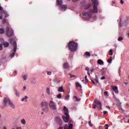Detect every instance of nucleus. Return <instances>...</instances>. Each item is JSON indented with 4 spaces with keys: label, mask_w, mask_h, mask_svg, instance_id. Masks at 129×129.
Wrapping results in <instances>:
<instances>
[{
    "label": "nucleus",
    "mask_w": 129,
    "mask_h": 129,
    "mask_svg": "<svg viewBox=\"0 0 129 129\" xmlns=\"http://www.w3.org/2000/svg\"><path fill=\"white\" fill-rule=\"evenodd\" d=\"M92 2L94 5L92 8V4L86 5L85 1H83L80 3L81 7H83L85 10H89L87 12H83L82 13V18L86 20V21H91L93 22L96 20V16L92 17V14L98 12L97 7L98 6V0H92Z\"/></svg>",
    "instance_id": "f257e3e1"
},
{
    "label": "nucleus",
    "mask_w": 129,
    "mask_h": 129,
    "mask_svg": "<svg viewBox=\"0 0 129 129\" xmlns=\"http://www.w3.org/2000/svg\"><path fill=\"white\" fill-rule=\"evenodd\" d=\"M63 110L64 111V116H62V119H63L64 122H68V121H69V119H70V116H69V112L68 111V108H67L66 106H64Z\"/></svg>",
    "instance_id": "f03ea898"
},
{
    "label": "nucleus",
    "mask_w": 129,
    "mask_h": 129,
    "mask_svg": "<svg viewBox=\"0 0 129 129\" xmlns=\"http://www.w3.org/2000/svg\"><path fill=\"white\" fill-rule=\"evenodd\" d=\"M78 47V44L75 42L74 41H70L69 43V48L70 50L74 52L75 51H77V48Z\"/></svg>",
    "instance_id": "7ed1b4c3"
},
{
    "label": "nucleus",
    "mask_w": 129,
    "mask_h": 129,
    "mask_svg": "<svg viewBox=\"0 0 129 129\" xmlns=\"http://www.w3.org/2000/svg\"><path fill=\"white\" fill-rule=\"evenodd\" d=\"M4 105H7V104H9L10 106L12 107V108H13V109H15L16 108V105L12 102V101L10 100V98L8 97H4Z\"/></svg>",
    "instance_id": "20e7f679"
},
{
    "label": "nucleus",
    "mask_w": 129,
    "mask_h": 129,
    "mask_svg": "<svg viewBox=\"0 0 129 129\" xmlns=\"http://www.w3.org/2000/svg\"><path fill=\"white\" fill-rule=\"evenodd\" d=\"M62 1H56V6L60 7V11L62 12H65L67 10V5H62Z\"/></svg>",
    "instance_id": "39448f33"
},
{
    "label": "nucleus",
    "mask_w": 129,
    "mask_h": 129,
    "mask_svg": "<svg viewBox=\"0 0 129 129\" xmlns=\"http://www.w3.org/2000/svg\"><path fill=\"white\" fill-rule=\"evenodd\" d=\"M6 34H7V36H8L9 37H12V36H14V31L12 28L7 27Z\"/></svg>",
    "instance_id": "423d86ee"
},
{
    "label": "nucleus",
    "mask_w": 129,
    "mask_h": 129,
    "mask_svg": "<svg viewBox=\"0 0 129 129\" xmlns=\"http://www.w3.org/2000/svg\"><path fill=\"white\" fill-rule=\"evenodd\" d=\"M95 103L96 104H94V106L93 107V108H98V109H101V106H102V104L100 102H99V101H98V100H95Z\"/></svg>",
    "instance_id": "0eeeda50"
},
{
    "label": "nucleus",
    "mask_w": 129,
    "mask_h": 129,
    "mask_svg": "<svg viewBox=\"0 0 129 129\" xmlns=\"http://www.w3.org/2000/svg\"><path fill=\"white\" fill-rule=\"evenodd\" d=\"M49 105L51 109H52L53 110H56L57 109V106H56V104H55V103H54L53 101H50Z\"/></svg>",
    "instance_id": "6e6552de"
},
{
    "label": "nucleus",
    "mask_w": 129,
    "mask_h": 129,
    "mask_svg": "<svg viewBox=\"0 0 129 129\" xmlns=\"http://www.w3.org/2000/svg\"><path fill=\"white\" fill-rule=\"evenodd\" d=\"M10 43L12 44V46H13L14 48V52H16L17 51V43L16 42V41L13 39L10 40Z\"/></svg>",
    "instance_id": "1a4fd4ad"
},
{
    "label": "nucleus",
    "mask_w": 129,
    "mask_h": 129,
    "mask_svg": "<svg viewBox=\"0 0 129 129\" xmlns=\"http://www.w3.org/2000/svg\"><path fill=\"white\" fill-rule=\"evenodd\" d=\"M2 15H5V18H8V17H9V15L8 14L7 12H6V11H3L2 12H0V19H1V20H2V19H3V16H2Z\"/></svg>",
    "instance_id": "9d476101"
},
{
    "label": "nucleus",
    "mask_w": 129,
    "mask_h": 129,
    "mask_svg": "<svg viewBox=\"0 0 129 129\" xmlns=\"http://www.w3.org/2000/svg\"><path fill=\"white\" fill-rule=\"evenodd\" d=\"M73 128V124L71 123L69 125L65 124L64 125V129H72Z\"/></svg>",
    "instance_id": "9b49d317"
},
{
    "label": "nucleus",
    "mask_w": 129,
    "mask_h": 129,
    "mask_svg": "<svg viewBox=\"0 0 129 129\" xmlns=\"http://www.w3.org/2000/svg\"><path fill=\"white\" fill-rule=\"evenodd\" d=\"M41 106L42 108L47 107V106H48V103L46 101L42 102L41 103Z\"/></svg>",
    "instance_id": "f8f14e48"
},
{
    "label": "nucleus",
    "mask_w": 129,
    "mask_h": 129,
    "mask_svg": "<svg viewBox=\"0 0 129 129\" xmlns=\"http://www.w3.org/2000/svg\"><path fill=\"white\" fill-rule=\"evenodd\" d=\"M112 88L113 91L115 92V93H116V94H118V90L117 89V86H113V87H112Z\"/></svg>",
    "instance_id": "ddd939ff"
},
{
    "label": "nucleus",
    "mask_w": 129,
    "mask_h": 129,
    "mask_svg": "<svg viewBox=\"0 0 129 129\" xmlns=\"http://www.w3.org/2000/svg\"><path fill=\"white\" fill-rule=\"evenodd\" d=\"M21 123L23 124V125H25V124L27 123V121H26V119L24 118H23L21 120Z\"/></svg>",
    "instance_id": "4468645a"
},
{
    "label": "nucleus",
    "mask_w": 129,
    "mask_h": 129,
    "mask_svg": "<svg viewBox=\"0 0 129 129\" xmlns=\"http://www.w3.org/2000/svg\"><path fill=\"white\" fill-rule=\"evenodd\" d=\"M27 99H29V97L27 96H25V97L23 98L22 99H21V101L24 102V101H25L26 102H27Z\"/></svg>",
    "instance_id": "2eb2a0df"
},
{
    "label": "nucleus",
    "mask_w": 129,
    "mask_h": 129,
    "mask_svg": "<svg viewBox=\"0 0 129 129\" xmlns=\"http://www.w3.org/2000/svg\"><path fill=\"white\" fill-rule=\"evenodd\" d=\"M97 63L99 65H103V64H104V62L101 59L98 60Z\"/></svg>",
    "instance_id": "dca6fc26"
},
{
    "label": "nucleus",
    "mask_w": 129,
    "mask_h": 129,
    "mask_svg": "<svg viewBox=\"0 0 129 129\" xmlns=\"http://www.w3.org/2000/svg\"><path fill=\"white\" fill-rule=\"evenodd\" d=\"M15 93L17 97H20V92L17 90H15Z\"/></svg>",
    "instance_id": "f3484780"
},
{
    "label": "nucleus",
    "mask_w": 129,
    "mask_h": 129,
    "mask_svg": "<svg viewBox=\"0 0 129 129\" xmlns=\"http://www.w3.org/2000/svg\"><path fill=\"white\" fill-rule=\"evenodd\" d=\"M70 66L69 64H68V63H66L63 64V68L64 69H67L68 68H69Z\"/></svg>",
    "instance_id": "a211bd4d"
},
{
    "label": "nucleus",
    "mask_w": 129,
    "mask_h": 129,
    "mask_svg": "<svg viewBox=\"0 0 129 129\" xmlns=\"http://www.w3.org/2000/svg\"><path fill=\"white\" fill-rule=\"evenodd\" d=\"M55 121L56 122L59 123L61 121V118H60L59 117H56L55 118Z\"/></svg>",
    "instance_id": "6ab92c4d"
},
{
    "label": "nucleus",
    "mask_w": 129,
    "mask_h": 129,
    "mask_svg": "<svg viewBox=\"0 0 129 129\" xmlns=\"http://www.w3.org/2000/svg\"><path fill=\"white\" fill-rule=\"evenodd\" d=\"M73 99L74 101H80V99L76 97V96H74Z\"/></svg>",
    "instance_id": "aec40b11"
},
{
    "label": "nucleus",
    "mask_w": 129,
    "mask_h": 129,
    "mask_svg": "<svg viewBox=\"0 0 129 129\" xmlns=\"http://www.w3.org/2000/svg\"><path fill=\"white\" fill-rule=\"evenodd\" d=\"M58 91H59L60 92H63V91H64V89H63V87H60L58 89Z\"/></svg>",
    "instance_id": "412c9836"
},
{
    "label": "nucleus",
    "mask_w": 129,
    "mask_h": 129,
    "mask_svg": "<svg viewBox=\"0 0 129 129\" xmlns=\"http://www.w3.org/2000/svg\"><path fill=\"white\" fill-rule=\"evenodd\" d=\"M3 45H4V47H5V48H7V47H9V45L10 44H9V43L6 42H5V43L3 44Z\"/></svg>",
    "instance_id": "4be33fe9"
},
{
    "label": "nucleus",
    "mask_w": 129,
    "mask_h": 129,
    "mask_svg": "<svg viewBox=\"0 0 129 129\" xmlns=\"http://www.w3.org/2000/svg\"><path fill=\"white\" fill-rule=\"evenodd\" d=\"M5 33V29L3 28H0V34H4Z\"/></svg>",
    "instance_id": "5701e85b"
},
{
    "label": "nucleus",
    "mask_w": 129,
    "mask_h": 129,
    "mask_svg": "<svg viewBox=\"0 0 129 129\" xmlns=\"http://www.w3.org/2000/svg\"><path fill=\"white\" fill-rule=\"evenodd\" d=\"M101 74L102 75H104V74H105V70H104V68L102 69Z\"/></svg>",
    "instance_id": "b1692460"
},
{
    "label": "nucleus",
    "mask_w": 129,
    "mask_h": 129,
    "mask_svg": "<svg viewBox=\"0 0 129 129\" xmlns=\"http://www.w3.org/2000/svg\"><path fill=\"white\" fill-rule=\"evenodd\" d=\"M22 78H23L24 80H27V79L28 78V75H25L23 76Z\"/></svg>",
    "instance_id": "393cba45"
},
{
    "label": "nucleus",
    "mask_w": 129,
    "mask_h": 129,
    "mask_svg": "<svg viewBox=\"0 0 129 129\" xmlns=\"http://www.w3.org/2000/svg\"><path fill=\"white\" fill-rule=\"evenodd\" d=\"M46 92H47V94H51V92L50 91V88H47Z\"/></svg>",
    "instance_id": "a878e982"
},
{
    "label": "nucleus",
    "mask_w": 129,
    "mask_h": 129,
    "mask_svg": "<svg viewBox=\"0 0 129 129\" xmlns=\"http://www.w3.org/2000/svg\"><path fill=\"white\" fill-rule=\"evenodd\" d=\"M76 85L77 87H80L81 88L82 87L81 85H80V84H79V83H78V82H77L76 83Z\"/></svg>",
    "instance_id": "bb28decb"
},
{
    "label": "nucleus",
    "mask_w": 129,
    "mask_h": 129,
    "mask_svg": "<svg viewBox=\"0 0 129 129\" xmlns=\"http://www.w3.org/2000/svg\"><path fill=\"white\" fill-rule=\"evenodd\" d=\"M70 97V96L69 95H67L64 98L65 100H69Z\"/></svg>",
    "instance_id": "cd10ccee"
},
{
    "label": "nucleus",
    "mask_w": 129,
    "mask_h": 129,
    "mask_svg": "<svg viewBox=\"0 0 129 129\" xmlns=\"http://www.w3.org/2000/svg\"><path fill=\"white\" fill-rule=\"evenodd\" d=\"M70 78H76V76L74 75L70 74Z\"/></svg>",
    "instance_id": "c85d7f7f"
},
{
    "label": "nucleus",
    "mask_w": 129,
    "mask_h": 129,
    "mask_svg": "<svg viewBox=\"0 0 129 129\" xmlns=\"http://www.w3.org/2000/svg\"><path fill=\"white\" fill-rule=\"evenodd\" d=\"M122 40H123V38H122V37L120 36L118 38V41H122Z\"/></svg>",
    "instance_id": "c756f323"
},
{
    "label": "nucleus",
    "mask_w": 129,
    "mask_h": 129,
    "mask_svg": "<svg viewBox=\"0 0 129 129\" xmlns=\"http://www.w3.org/2000/svg\"><path fill=\"white\" fill-rule=\"evenodd\" d=\"M3 24H8V21L6 19H3Z\"/></svg>",
    "instance_id": "7c9ffc66"
},
{
    "label": "nucleus",
    "mask_w": 129,
    "mask_h": 129,
    "mask_svg": "<svg viewBox=\"0 0 129 129\" xmlns=\"http://www.w3.org/2000/svg\"><path fill=\"white\" fill-rule=\"evenodd\" d=\"M109 55H110V56H112V55H113L112 49H110V50H109Z\"/></svg>",
    "instance_id": "2f4dec72"
},
{
    "label": "nucleus",
    "mask_w": 129,
    "mask_h": 129,
    "mask_svg": "<svg viewBox=\"0 0 129 129\" xmlns=\"http://www.w3.org/2000/svg\"><path fill=\"white\" fill-rule=\"evenodd\" d=\"M86 56H88L89 57H90V53L89 52H86Z\"/></svg>",
    "instance_id": "473e14b6"
},
{
    "label": "nucleus",
    "mask_w": 129,
    "mask_h": 129,
    "mask_svg": "<svg viewBox=\"0 0 129 129\" xmlns=\"http://www.w3.org/2000/svg\"><path fill=\"white\" fill-rule=\"evenodd\" d=\"M61 97V94H59L57 96V98H58V99H60Z\"/></svg>",
    "instance_id": "72a5a7b5"
},
{
    "label": "nucleus",
    "mask_w": 129,
    "mask_h": 129,
    "mask_svg": "<svg viewBox=\"0 0 129 129\" xmlns=\"http://www.w3.org/2000/svg\"><path fill=\"white\" fill-rule=\"evenodd\" d=\"M109 127V125H108V124H106L105 125V129H108V127Z\"/></svg>",
    "instance_id": "f704fd0d"
},
{
    "label": "nucleus",
    "mask_w": 129,
    "mask_h": 129,
    "mask_svg": "<svg viewBox=\"0 0 129 129\" xmlns=\"http://www.w3.org/2000/svg\"><path fill=\"white\" fill-rule=\"evenodd\" d=\"M107 62L108 63H111V62H112V59H108Z\"/></svg>",
    "instance_id": "c9c22d12"
},
{
    "label": "nucleus",
    "mask_w": 129,
    "mask_h": 129,
    "mask_svg": "<svg viewBox=\"0 0 129 129\" xmlns=\"http://www.w3.org/2000/svg\"><path fill=\"white\" fill-rule=\"evenodd\" d=\"M85 80H86V83H87L88 82V80L87 79V76H86L85 77Z\"/></svg>",
    "instance_id": "e433bc0d"
},
{
    "label": "nucleus",
    "mask_w": 129,
    "mask_h": 129,
    "mask_svg": "<svg viewBox=\"0 0 129 129\" xmlns=\"http://www.w3.org/2000/svg\"><path fill=\"white\" fill-rule=\"evenodd\" d=\"M15 52H13L12 53H11L10 54L11 57H14L15 56Z\"/></svg>",
    "instance_id": "4c0bfd02"
},
{
    "label": "nucleus",
    "mask_w": 129,
    "mask_h": 129,
    "mask_svg": "<svg viewBox=\"0 0 129 129\" xmlns=\"http://www.w3.org/2000/svg\"><path fill=\"white\" fill-rule=\"evenodd\" d=\"M0 50H3V44L0 43Z\"/></svg>",
    "instance_id": "58836bf2"
},
{
    "label": "nucleus",
    "mask_w": 129,
    "mask_h": 129,
    "mask_svg": "<svg viewBox=\"0 0 129 129\" xmlns=\"http://www.w3.org/2000/svg\"><path fill=\"white\" fill-rule=\"evenodd\" d=\"M48 75H51L52 74V72H47Z\"/></svg>",
    "instance_id": "ea45409f"
},
{
    "label": "nucleus",
    "mask_w": 129,
    "mask_h": 129,
    "mask_svg": "<svg viewBox=\"0 0 129 129\" xmlns=\"http://www.w3.org/2000/svg\"><path fill=\"white\" fill-rule=\"evenodd\" d=\"M89 124L90 126H93V124H91V121H89Z\"/></svg>",
    "instance_id": "a19ab883"
},
{
    "label": "nucleus",
    "mask_w": 129,
    "mask_h": 129,
    "mask_svg": "<svg viewBox=\"0 0 129 129\" xmlns=\"http://www.w3.org/2000/svg\"><path fill=\"white\" fill-rule=\"evenodd\" d=\"M0 43H4V39L3 38L0 39Z\"/></svg>",
    "instance_id": "79ce46f5"
},
{
    "label": "nucleus",
    "mask_w": 129,
    "mask_h": 129,
    "mask_svg": "<svg viewBox=\"0 0 129 129\" xmlns=\"http://www.w3.org/2000/svg\"><path fill=\"white\" fill-rule=\"evenodd\" d=\"M104 79H105V77H102L101 78V80H104Z\"/></svg>",
    "instance_id": "37998d69"
},
{
    "label": "nucleus",
    "mask_w": 129,
    "mask_h": 129,
    "mask_svg": "<svg viewBox=\"0 0 129 129\" xmlns=\"http://www.w3.org/2000/svg\"><path fill=\"white\" fill-rule=\"evenodd\" d=\"M123 0H120V4L121 5H123Z\"/></svg>",
    "instance_id": "c03bdc74"
},
{
    "label": "nucleus",
    "mask_w": 129,
    "mask_h": 129,
    "mask_svg": "<svg viewBox=\"0 0 129 129\" xmlns=\"http://www.w3.org/2000/svg\"><path fill=\"white\" fill-rule=\"evenodd\" d=\"M86 70H87V71H88V72H89V68H88V67L86 68Z\"/></svg>",
    "instance_id": "a18cd8bd"
},
{
    "label": "nucleus",
    "mask_w": 129,
    "mask_h": 129,
    "mask_svg": "<svg viewBox=\"0 0 129 129\" xmlns=\"http://www.w3.org/2000/svg\"><path fill=\"white\" fill-rule=\"evenodd\" d=\"M96 83H99V81H98V78H97V79H96Z\"/></svg>",
    "instance_id": "49530a36"
},
{
    "label": "nucleus",
    "mask_w": 129,
    "mask_h": 129,
    "mask_svg": "<svg viewBox=\"0 0 129 129\" xmlns=\"http://www.w3.org/2000/svg\"><path fill=\"white\" fill-rule=\"evenodd\" d=\"M104 95H105V96H106L107 95V92L105 91V92H104Z\"/></svg>",
    "instance_id": "de8ad7c7"
},
{
    "label": "nucleus",
    "mask_w": 129,
    "mask_h": 129,
    "mask_svg": "<svg viewBox=\"0 0 129 129\" xmlns=\"http://www.w3.org/2000/svg\"><path fill=\"white\" fill-rule=\"evenodd\" d=\"M103 113H104V114H106V113H107V111H104Z\"/></svg>",
    "instance_id": "09e8293b"
},
{
    "label": "nucleus",
    "mask_w": 129,
    "mask_h": 129,
    "mask_svg": "<svg viewBox=\"0 0 129 129\" xmlns=\"http://www.w3.org/2000/svg\"><path fill=\"white\" fill-rule=\"evenodd\" d=\"M91 72H94V69H91Z\"/></svg>",
    "instance_id": "8fccbe9b"
},
{
    "label": "nucleus",
    "mask_w": 129,
    "mask_h": 129,
    "mask_svg": "<svg viewBox=\"0 0 129 129\" xmlns=\"http://www.w3.org/2000/svg\"><path fill=\"white\" fill-rule=\"evenodd\" d=\"M79 0H73V2L74 3H76V2H78Z\"/></svg>",
    "instance_id": "3c124183"
},
{
    "label": "nucleus",
    "mask_w": 129,
    "mask_h": 129,
    "mask_svg": "<svg viewBox=\"0 0 129 129\" xmlns=\"http://www.w3.org/2000/svg\"><path fill=\"white\" fill-rule=\"evenodd\" d=\"M16 129H22L21 126L17 127Z\"/></svg>",
    "instance_id": "603ef678"
},
{
    "label": "nucleus",
    "mask_w": 129,
    "mask_h": 129,
    "mask_svg": "<svg viewBox=\"0 0 129 129\" xmlns=\"http://www.w3.org/2000/svg\"><path fill=\"white\" fill-rule=\"evenodd\" d=\"M3 10H4V9L3 8V7H1L0 6V11H3Z\"/></svg>",
    "instance_id": "864d4df0"
},
{
    "label": "nucleus",
    "mask_w": 129,
    "mask_h": 129,
    "mask_svg": "<svg viewBox=\"0 0 129 129\" xmlns=\"http://www.w3.org/2000/svg\"><path fill=\"white\" fill-rule=\"evenodd\" d=\"M92 82L93 84L95 85V83L94 82V81L93 80H92Z\"/></svg>",
    "instance_id": "5fc2aeb1"
},
{
    "label": "nucleus",
    "mask_w": 129,
    "mask_h": 129,
    "mask_svg": "<svg viewBox=\"0 0 129 129\" xmlns=\"http://www.w3.org/2000/svg\"><path fill=\"white\" fill-rule=\"evenodd\" d=\"M3 129H8V128H7L6 126H4Z\"/></svg>",
    "instance_id": "6e6d98bb"
},
{
    "label": "nucleus",
    "mask_w": 129,
    "mask_h": 129,
    "mask_svg": "<svg viewBox=\"0 0 129 129\" xmlns=\"http://www.w3.org/2000/svg\"><path fill=\"white\" fill-rule=\"evenodd\" d=\"M26 88H27L26 87V86L23 87V89H24V90H25Z\"/></svg>",
    "instance_id": "4d7b16f0"
},
{
    "label": "nucleus",
    "mask_w": 129,
    "mask_h": 129,
    "mask_svg": "<svg viewBox=\"0 0 129 129\" xmlns=\"http://www.w3.org/2000/svg\"><path fill=\"white\" fill-rule=\"evenodd\" d=\"M14 73H15V74H18V72L16 71L14 72Z\"/></svg>",
    "instance_id": "13d9d810"
},
{
    "label": "nucleus",
    "mask_w": 129,
    "mask_h": 129,
    "mask_svg": "<svg viewBox=\"0 0 129 129\" xmlns=\"http://www.w3.org/2000/svg\"><path fill=\"white\" fill-rule=\"evenodd\" d=\"M106 108H108V109H109V108H110V107H109V106H106Z\"/></svg>",
    "instance_id": "bf43d9fd"
},
{
    "label": "nucleus",
    "mask_w": 129,
    "mask_h": 129,
    "mask_svg": "<svg viewBox=\"0 0 129 129\" xmlns=\"http://www.w3.org/2000/svg\"><path fill=\"white\" fill-rule=\"evenodd\" d=\"M58 129H63V127H59V128H58Z\"/></svg>",
    "instance_id": "052dcab7"
},
{
    "label": "nucleus",
    "mask_w": 129,
    "mask_h": 129,
    "mask_svg": "<svg viewBox=\"0 0 129 129\" xmlns=\"http://www.w3.org/2000/svg\"><path fill=\"white\" fill-rule=\"evenodd\" d=\"M88 75H89V76H90V74L89 73V72H88Z\"/></svg>",
    "instance_id": "680f3d73"
},
{
    "label": "nucleus",
    "mask_w": 129,
    "mask_h": 129,
    "mask_svg": "<svg viewBox=\"0 0 129 129\" xmlns=\"http://www.w3.org/2000/svg\"><path fill=\"white\" fill-rule=\"evenodd\" d=\"M127 36H128V38H129V32L127 34Z\"/></svg>",
    "instance_id": "e2e57ef3"
},
{
    "label": "nucleus",
    "mask_w": 129,
    "mask_h": 129,
    "mask_svg": "<svg viewBox=\"0 0 129 129\" xmlns=\"http://www.w3.org/2000/svg\"><path fill=\"white\" fill-rule=\"evenodd\" d=\"M95 76H96V79H97V78H98L97 77V75H96Z\"/></svg>",
    "instance_id": "0e129e2a"
},
{
    "label": "nucleus",
    "mask_w": 129,
    "mask_h": 129,
    "mask_svg": "<svg viewBox=\"0 0 129 129\" xmlns=\"http://www.w3.org/2000/svg\"><path fill=\"white\" fill-rule=\"evenodd\" d=\"M127 123H129V119H128Z\"/></svg>",
    "instance_id": "69168bd1"
},
{
    "label": "nucleus",
    "mask_w": 129,
    "mask_h": 129,
    "mask_svg": "<svg viewBox=\"0 0 129 129\" xmlns=\"http://www.w3.org/2000/svg\"><path fill=\"white\" fill-rule=\"evenodd\" d=\"M124 84H125V85H126V84H127V83L124 82Z\"/></svg>",
    "instance_id": "338daca9"
},
{
    "label": "nucleus",
    "mask_w": 129,
    "mask_h": 129,
    "mask_svg": "<svg viewBox=\"0 0 129 129\" xmlns=\"http://www.w3.org/2000/svg\"><path fill=\"white\" fill-rule=\"evenodd\" d=\"M112 4H115L114 2H112Z\"/></svg>",
    "instance_id": "774afa93"
}]
</instances>
